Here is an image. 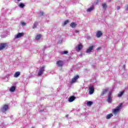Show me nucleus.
Here are the masks:
<instances>
[{
    "label": "nucleus",
    "instance_id": "obj_1",
    "mask_svg": "<svg viewBox=\"0 0 128 128\" xmlns=\"http://www.w3.org/2000/svg\"><path fill=\"white\" fill-rule=\"evenodd\" d=\"M122 103H121L119 104L116 108L112 110V112L116 116V114L120 112V110H122Z\"/></svg>",
    "mask_w": 128,
    "mask_h": 128
},
{
    "label": "nucleus",
    "instance_id": "obj_2",
    "mask_svg": "<svg viewBox=\"0 0 128 128\" xmlns=\"http://www.w3.org/2000/svg\"><path fill=\"white\" fill-rule=\"evenodd\" d=\"M112 92H110L108 94V102L109 104H112Z\"/></svg>",
    "mask_w": 128,
    "mask_h": 128
},
{
    "label": "nucleus",
    "instance_id": "obj_3",
    "mask_svg": "<svg viewBox=\"0 0 128 128\" xmlns=\"http://www.w3.org/2000/svg\"><path fill=\"white\" fill-rule=\"evenodd\" d=\"M44 66H42L39 69V71L38 72V76H40L44 74Z\"/></svg>",
    "mask_w": 128,
    "mask_h": 128
},
{
    "label": "nucleus",
    "instance_id": "obj_4",
    "mask_svg": "<svg viewBox=\"0 0 128 128\" xmlns=\"http://www.w3.org/2000/svg\"><path fill=\"white\" fill-rule=\"evenodd\" d=\"M24 32H20L18 33L17 34L14 36V38L18 39V38H20L22 36H24Z\"/></svg>",
    "mask_w": 128,
    "mask_h": 128
},
{
    "label": "nucleus",
    "instance_id": "obj_5",
    "mask_svg": "<svg viewBox=\"0 0 128 128\" xmlns=\"http://www.w3.org/2000/svg\"><path fill=\"white\" fill-rule=\"evenodd\" d=\"M8 108V106L7 104H5L2 106V107L1 108V112H6Z\"/></svg>",
    "mask_w": 128,
    "mask_h": 128
},
{
    "label": "nucleus",
    "instance_id": "obj_6",
    "mask_svg": "<svg viewBox=\"0 0 128 128\" xmlns=\"http://www.w3.org/2000/svg\"><path fill=\"white\" fill-rule=\"evenodd\" d=\"M6 46H8V43L1 44H0V50H4V48H6Z\"/></svg>",
    "mask_w": 128,
    "mask_h": 128
},
{
    "label": "nucleus",
    "instance_id": "obj_7",
    "mask_svg": "<svg viewBox=\"0 0 128 128\" xmlns=\"http://www.w3.org/2000/svg\"><path fill=\"white\" fill-rule=\"evenodd\" d=\"M94 92V88L93 86H89V94H92Z\"/></svg>",
    "mask_w": 128,
    "mask_h": 128
},
{
    "label": "nucleus",
    "instance_id": "obj_8",
    "mask_svg": "<svg viewBox=\"0 0 128 128\" xmlns=\"http://www.w3.org/2000/svg\"><path fill=\"white\" fill-rule=\"evenodd\" d=\"M94 46H90L86 50V52L87 54H90V52H92V51L94 50Z\"/></svg>",
    "mask_w": 128,
    "mask_h": 128
},
{
    "label": "nucleus",
    "instance_id": "obj_9",
    "mask_svg": "<svg viewBox=\"0 0 128 128\" xmlns=\"http://www.w3.org/2000/svg\"><path fill=\"white\" fill-rule=\"evenodd\" d=\"M82 48V44H78V46L76 48V50L77 52H80Z\"/></svg>",
    "mask_w": 128,
    "mask_h": 128
},
{
    "label": "nucleus",
    "instance_id": "obj_10",
    "mask_svg": "<svg viewBox=\"0 0 128 128\" xmlns=\"http://www.w3.org/2000/svg\"><path fill=\"white\" fill-rule=\"evenodd\" d=\"M78 78H79L78 75H76V76H74L72 80V83L76 82Z\"/></svg>",
    "mask_w": 128,
    "mask_h": 128
},
{
    "label": "nucleus",
    "instance_id": "obj_11",
    "mask_svg": "<svg viewBox=\"0 0 128 128\" xmlns=\"http://www.w3.org/2000/svg\"><path fill=\"white\" fill-rule=\"evenodd\" d=\"M56 64L58 66H62L64 65V62L62 60H58Z\"/></svg>",
    "mask_w": 128,
    "mask_h": 128
},
{
    "label": "nucleus",
    "instance_id": "obj_12",
    "mask_svg": "<svg viewBox=\"0 0 128 128\" xmlns=\"http://www.w3.org/2000/svg\"><path fill=\"white\" fill-rule=\"evenodd\" d=\"M102 36V32L98 31L96 32V36H97V38H100Z\"/></svg>",
    "mask_w": 128,
    "mask_h": 128
},
{
    "label": "nucleus",
    "instance_id": "obj_13",
    "mask_svg": "<svg viewBox=\"0 0 128 128\" xmlns=\"http://www.w3.org/2000/svg\"><path fill=\"white\" fill-rule=\"evenodd\" d=\"M74 100H76V97L74 96H72L70 97L68 100L70 102H72Z\"/></svg>",
    "mask_w": 128,
    "mask_h": 128
},
{
    "label": "nucleus",
    "instance_id": "obj_14",
    "mask_svg": "<svg viewBox=\"0 0 128 128\" xmlns=\"http://www.w3.org/2000/svg\"><path fill=\"white\" fill-rule=\"evenodd\" d=\"M42 38V34H38L36 36V40H40Z\"/></svg>",
    "mask_w": 128,
    "mask_h": 128
},
{
    "label": "nucleus",
    "instance_id": "obj_15",
    "mask_svg": "<svg viewBox=\"0 0 128 128\" xmlns=\"http://www.w3.org/2000/svg\"><path fill=\"white\" fill-rule=\"evenodd\" d=\"M20 76V72H16L14 74V78H18Z\"/></svg>",
    "mask_w": 128,
    "mask_h": 128
},
{
    "label": "nucleus",
    "instance_id": "obj_16",
    "mask_svg": "<svg viewBox=\"0 0 128 128\" xmlns=\"http://www.w3.org/2000/svg\"><path fill=\"white\" fill-rule=\"evenodd\" d=\"M108 92V88H106L104 90H103L102 95L104 96V94H106V92Z\"/></svg>",
    "mask_w": 128,
    "mask_h": 128
},
{
    "label": "nucleus",
    "instance_id": "obj_17",
    "mask_svg": "<svg viewBox=\"0 0 128 128\" xmlns=\"http://www.w3.org/2000/svg\"><path fill=\"white\" fill-rule=\"evenodd\" d=\"M18 6L19 8H24L26 6V5L24 4V3H20L18 4Z\"/></svg>",
    "mask_w": 128,
    "mask_h": 128
},
{
    "label": "nucleus",
    "instance_id": "obj_18",
    "mask_svg": "<svg viewBox=\"0 0 128 128\" xmlns=\"http://www.w3.org/2000/svg\"><path fill=\"white\" fill-rule=\"evenodd\" d=\"M70 26H71V28H74L76 26V24L72 22L70 24Z\"/></svg>",
    "mask_w": 128,
    "mask_h": 128
},
{
    "label": "nucleus",
    "instance_id": "obj_19",
    "mask_svg": "<svg viewBox=\"0 0 128 128\" xmlns=\"http://www.w3.org/2000/svg\"><path fill=\"white\" fill-rule=\"evenodd\" d=\"M16 90V87L14 86H12L10 89V92H14Z\"/></svg>",
    "mask_w": 128,
    "mask_h": 128
},
{
    "label": "nucleus",
    "instance_id": "obj_20",
    "mask_svg": "<svg viewBox=\"0 0 128 128\" xmlns=\"http://www.w3.org/2000/svg\"><path fill=\"white\" fill-rule=\"evenodd\" d=\"M114 115L112 114H110L107 115L106 118V120H110V118H112V116Z\"/></svg>",
    "mask_w": 128,
    "mask_h": 128
},
{
    "label": "nucleus",
    "instance_id": "obj_21",
    "mask_svg": "<svg viewBox=\"0 0 128 128\" xmlns=\"http://www.w3.org/2000/svg\"><path fill=\"white\" fill-rule=\"evenodd\" d=\"M92 10H94V6H91L87 10V12H90Z\"/></svg>",
    "mask_w": 128,
    "mask_h": 128
},
{
    "label": "nucleus",
    "instance_id": "obj_22",
    "mask_svg": "<svg viewBox=\"0 0 128 128\" xmlns=\"http://www.w3.org/2000/svg\"><path fill=\"white\" fill-rule=\"evenodd\" d=\"M124 91H122L120 92L119 94H118V98H120V96H122V94H124Z\"/></svg>",
    "mask_w": 128,
    "mask_h": 128
},
{
    "label": "nucleus",
    "instance_id": "obj_23",
    "mask_svg": "<svg viewBox=\"0 0 128 128\" xmlns=\"http://www.w3.org/2000/svg\"><path fill=\"white\" fill-rule=\"evenodd\" d=\"M102 8H104V10H106V8L108 7V6H106V4L104 3L102 4Z\"/></svg>",
    "mask_w": 128,
    "mask_h": 128
},
{
    "label": "nucleus",
    "instance_id": "obj_24",
    "mask_svg": "<svg viewBox=\"0 0 128 128\" xmlns=\"http://www.w3.org/2000/svg\"><path fill=\"white\" fill-rule=\"evenodd\" d=\"M86 104L88 106H90L92 104V102L90 101H88V102H87Z\"/></svg>",
    "mask_w": 128,
    "mask_h": 128
},
{
    "label": "nucleus",
    "instance_id": "obj_25",
    "mask_svg": "<svg viewBox=\"0 0 128 128\" xmlns=\"http://www.w3.org/2000/svg\"><path fill=\"white\" fill-rule=\"evenodd\" d=\"M68 22H70V21H68V20H65L64 22V26H66V24H68Z\"/></svg>",
    "mask_w": 128,
    "mask_h": 128
},
{
    "label": "nucleus",
    "instance_id": "obj_26",
    "mask_svg": "<svg viewBox=\"0 0 128 128\" xmlns=\"http://www.w3.org/2000/svg\"><path fill=\"white\" fill-rule=\"evenodd\" d=\"M36 26H38V22H35L34 24L33 28H36Z\"/></svg>",
    "mask_w": 128,
    "mask_h": 128
},
{
    "label": "nucleus",
    "instance_id": "obj_27",
    "mask_svg": "<svg viewBox=\"0 0 128 128\" xmlns=\"http://www.w3.org/2000/svg\"><path fill=\"white\" fill-rule=\"evenodd\" d=\"M68 54V51H64L62 52V54Z\"/></svg>",
    "mask_w": 128,
    "mask_h": 128
},
{
    "label": "nucleus",
    "instance_id": "obj_28",
    "mask_svg": "<svg viewBox=\"0 0 128 128\" xmlns=\"http://www.w3.org/2000/svg\"><path fill=\"white\" fill-rule=\"evenodd\" d=\"M100 48H102L101 47H98V48H96V50H100Z\"/></svg>",
    "mask_w": 128,
    "mask_h": 128
},
{
    "label": "nucleus",
    "instance_id": "obj_29",
    "mask_svg": "<svg viewBox=\"0 0 128 128\" xmlns=\"http://www.w3.org/2000/svg\"><path fill=\"white\" fill-rule=\"evenodd\" d=\"M22 26H26V22H22Z\"/></svg>",
    "mask_w": 128,
    "mask_h": 128
},
{
    "label": "nucleus",
    "instance_id": "obj_30",
    "mask_svg": "<svg viewBox=\"0 0 128 128\" xmlns=\"http://www.w3.org/2000/svg\"><path fill=\"white\" fill-rule=\"evenodd\" d=\"M79 32H80L78 31V30H75L76 34H78Z\"/></svg>",
    "mask_w": 128,
    "mask_h": 128
},
{
    "label": "nucleus",
    "instance_id": "obj_31",
    "mask_svg": "<svg viewBox=\"0 0 128 128\" xmlns=\"http://www.w3.org/2000/svg\"><path fill=\"white\" fill-rule=\"evenodd\" d=\"M40 16H43L44 15V12H40Z\"/></svg>",
    "mask_w": 128,
    "mask_h": 128
},
{
    "label": "nucleus",
    "instance_id": "obj_32",
    "mask_svg": "<svg viewBox=\"0 0 128 128\" xmlns=\"http://www.w3.org/2000/svg\"><path fill=\"white\" fill-rule=\"evenodd\" d=\"M6 36H4V35H2V36H1V37H2V38H6Z\"/></svg>",
    "mask_w": 128,
    "mask_h": 128
},
{
    "label": "nucleus",
    "instance_id": "obj_33",
    "mask_svg": "<svg viewBox=\"0 0 128 128\" xmlns=\"http://www.w3.org/2000/svg\"><path fill=\"white\" fill-rule=\"evenodd\" d=\"M120 7L119 6H118L117 7V10H120Z\"/></svg>",
    "mask_w": 128,
    "mask_h": 128
},
{
    "label": "nucleus",
    "instance_id": "obj_34",
    "mask_svg": "<svg viewBox=\"0 0 128 128\" xmlns=\"http://www.w3.org/2000/svg\"><path fill=\"white\" fill-rule=\"evenodd\" d=\"M126 10H128V5L127 6V8H126Z\"/></svg>",
    "mask_w": 128,
    "mask_h": 128
},
{
    "label": "nucleus",
    "instance_id": "obj_35",
    "mask_svg": "<svg viewBox=\"0 0 128 128\" xmlns=\"http://www.w3.org/2000/svg\"><path fill=\"white\" fill-rule=\"evenodd\" d=\"M87 38L90 39V36H88Z\"/></svg>",
    "mask_w": 128,
    "mask_h": 128
},
{
    "label": "nucleus",
    "instance_id": "obj_36",
    "mask_svg": "<svg viewBox=\"0 0 128 128\" xmlns=\"http://www.w3.org/2000/svg\"><path fill=\"white\" fill-rule=\"evenodd\" d=\"M66 118H68V116L66 115Z\"/></svg>",
    "mask_w": 128,
    "mask_h": 128
},
{
    "label": "nucleus",
    "instance_id": "obj_37",
    "mask_svg": "<svg viewBox=\"0 0 128 128\" xmlns=\"http://www.w3.org/2000/svg\"><path fill=\"white\" fill-rule=\"evenodd\" d=\"M20 0H18V2H20Z\"/></svg>",
    "mask_w": 128,
    "mask_h": 128
}]
</instances>
